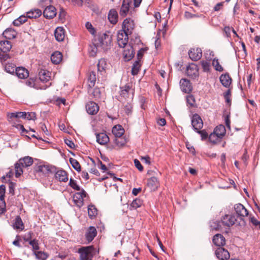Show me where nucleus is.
I'll list each match as a JSON object with an SVG mask.
<instances>
[{"mask_svg": "<svg viewBox=\"0 0 260 260\" xmlns=\"http://www.w3.org/2000/svg\"><path fill=\"white\" fill-rule=\"evenodd\" d=\"M187 103L191 107H194L196 105V101L192 95H188L186 98Z\"/></svg>", "mask_w": 260, "mask_h": 260, "instance_id": "nucleus-53", "label": "nucleus"}, {"mask_svg": "<svg viewBox=\"0 0 260 260\" xmlns=\"http://www.w3.org/2000/svg\"><path fill=\"white\" fill-rule=\"evenodd\" d=\"M92 88L88 89V93L90 98L95 100L99 99L101 94L100 89L99 88Z\"/></svg>", "mask_w": 260, "mask_h": 260, "instance_id": "nucleus-32", "label": "nucleus"}, {"mask_svg": "<svg viewBox=\"0 0 260 260\" xmlns=\"http://www.w3.org/2000/svg\"><path fill=\"white\" fill-rule=\"evenodd\" d=\"M16 66L12 63H8L5 66V70L8 73L14 74L16 69Z\"/></svg>", "mask_w": 260, "mask_h": 260, "instance_id": "nucleus-44", "label": "nucleus"}, {"mask_svg": "<svg viewBox=\"0 0 260 260\" xmlns=\"http://www.w3.org/2000/svg\"><path fill=\"white\" fill-rule=\"evenodd\" d=\"M198 66L194 63H191L187 67L186 73L190 78L194 79L198 76Z\"/></svg>", "mask_w": 260, "mask_h": 260, "instance_id": "nucleus-10", "label": "nucleus"}, {"mask_svg": "<svg viewBox=\"0 0 260 260\" xmlns=\"http://www.w3.org/2000/svg\"><path fill=\"white\" fill-rule=\"evenodd\" d=\"M14 228L15 229L23 230L24 228V224L19 216H16L14 223Z\"/></svg>", "mask_w": 260, "mask_h": 260, "instance_id": "nucleus-38", "label": "nucleus"}, {"mask_svg": "<svg viewBox=\"0 0 260 260\" xmlns=\"http://www.w3.org/2000/svg\"><path fill=\"white\" fill-rule=\"evenodd\" d=\"M135 52L132 46H127L123 52V57L125 61L131 60L134 56Z\"/></svg>", "mask_w": 260, "mask_h": 260, "instance_id": "nucleus-20", "label": "nucleus"}, {"mask_svg": "<svg viewBox=\"0 0 260 260\" xmlns=\"http://www.w3.org/2000/svg\"><path fill=\"white\" fill-rule=\"evenodd\" d=\"M12 48V45L9 41H1L0 42V50L3 52H7Z\"/></svg>", "mask_w": 260, "mask_h": 260, "instance_id": "nucleus-33", "label": "nucleus"}, {"mask_svg": "<svg viewBox=\"0 0 260 260\" xmlns=\"http://www.w3.org/2000/svg\"><path fill=\"white\" fill-rule=\"evenodd\" d=\"M51 74V72L46 70L41 69L39 71L38 76L41 82L39 85L40 89H46L51 85L50 82Z\"/></svg>", "mask_w": 260, "mask_h": 260, "instance_id": "nucleus-3", "label": "nucleus"}, {"mask_svg": "<svg viewBox=\"0 0 260 260\" xmlns=\"http://www.w3.org/2000/svg\"><path fill=\"white\" fill-rule=\"evenodd\" d=\"M118 100L123 102V100H127L128 99H132L134 93V89L129 84L120 87Z\"/></svg>", "mask_w": 260, "mask_h": 260, "instance_id": "nucleus-5", "label": "nucleus"}, {"mask_svg": "<svg viewBox=\"0 0 260 260\" xmlns=\"http://www.w3.org/2000/svg\"><path fill=\"white\" fill-rule=\"evenodd\" d=\"M106 61L104 59L99 60L98 64H97L98 71L102 72L104 71L106 68Z\"/></svg>", "mask_w": 260, "mask_h": 260, "instance_id": "nucleus-49", "label": "nucleus"}, {"mask_svg": "<svg viewBox=\"0 0 260 260\" xmlns=\"http://www.w3.org/2000/svg\"><path fill=\"white\" fill-rule=\"evenodd\" d=\"M92 44L96 47L101 48V50L107 51L112 45V37L106 34H99L94 36Z\"/></svg>", "mask_w": 260, "mask_h": 260, "instance_id": "nucleus-1", "label": "nucleus"}, {"mask_svg": "<svg viewBox=\"0 0 260 260\" xmlns=\"http://www.w3.org/2000/svg\"><path fill=\"white\" fill-rule=\"evenodd\" d=\"M231 91L230 89H228V91L224 93V98L225 100L226 103L230 106L231 105Z\"/></svg>", "mask_w": 260, "mask_h": 260, "instance_id": "nucleus-56", "label": "nucleus"}, {"mask_svg": "<svg viewBox=\"0 0 260 260\" xmlns=\"http://www.w3.org/2000/svg\"><path fill=\"white\" fill-rule=\"evenodd\" d=\"M25 116H26L25 112L9 113L7 114L9 120H10V119H12L13 118H22L23 119H24Z\"/></svg>", "mask_w": 260, "mask_h": 260, "instance_id": "nucleus-37", "label": "nucleus"}, {"mask_svg": "<svg viewBox=\"0 0 260 260\" xmlns=\"http://www.w3.org/2000/svg\"><path fill=\"white\" fill-rule=\"evenodd\" d=\"M6 191V187L4 185L0 186V201L2 202V204H5L4 197Z\"/></svg>", "mask_w": 260, "mask_h": 260, "instance_id": "nucleus-54", "label": "nucleus"}, {"mask_svg": "<svg viewBox=\"0 0 260 260\" xmlns=\"http://www.w3.org/2000/svg\"><path fill=\"white\" fill-rule=\"evenodd\" d=\"M212 66L214 67L215 70L219 71L222 72L223 70L222 66L219 64L218 60L217 59L214 58L212 61Z\"/></svg>", "mask_w": 260, "mask_h": 260, "instance_id": "nucleus-51", "label": "nucleus"}, {"mask_svg": "<svg viewBox=\"0 0 260 260\" xmlns=\"http://www.w3.org/2000/svg\"><path fill=\"white\" fill-rule=\"evenodd\" d=\"M98 50H102L101 48L96 47L95 45L93 44V46H90V54L91 56H94Z\"/></svg>", "mask_w": 260, "mask_h": 260, "instance_id": "nucleus-59", "label": "nucleus"}, {"mask_svg": "<svg viewBox=\"0 0 260 260\" xmlns=\"http://www.w3.org/2000/svg\"><path fill=\"white\" fill-rule=\"evenodd\" d=\"M128 36L127 34L119 31L117 33V43L120 47H125L128 43Z\"/></svg>", "mask_w": 260, "mask_h": 260, "instance_id": "nucleus-9", "label": "nucleus"}, {"mask_svg": "<svg viewBox=\"0 0 260 260\" xmlns=\"http://www.w3.org/2000/svg\"><path fill=\"white\" fill-rule=\"evenodd\" d=\"M235 212L238 216L241 218L247 216L248 215L247 210L241 204H238L235 205Z\"/></svg>", "mask_w": 260, "mask_h": 260, "instance_id": "nucleus-14", "label": "nucleus"}, {"mask_svg": "<svg viewBox=\"0 0 260 260\" xmlns=\"http://www.w3.org/2000/svg\"><path fill=\"white\" fill-rule=\"evenodd\" d=\"M78 252L80 254V260H92L96 250L93 246H88L79 248Z\"/></svg>", "mask_w": 260, "mask_h": 260, "instance_id": "nucleus-4", "label": "nucleus"}, {"mask_svg": "<svg viewBox=\"0 0 260 260\" xmlns=\"http://www.w3.org/2000/svg\"><path fill=\"white\" fill-rule=\"evenodd\" d=\"M236 219L234 215H225L221 219V222L223 225L228 226H230L234 225L235 223Z\"/></svg>", "mask_w": 260, "mask_h": 260, "instance_id": "nucleus-18", "label": "nucleus"}, {"mask_svg": "<svg viewBox=\"0 0 260 260\" xmlns=\"http://www.w3.org/2000/svg\"><path fill=\"white\" fill-rule=\"evenodd\" d=\"M158 184V181L156 177H152L148 179L147 186L151 190H154L157 188Z\"/></svg>", "mask_w": 260, "mask_h": 260, "instance_id": "nucleus-35", "label": "nucleus"}, {"mask_svg": "<svg viewBox=\"0 0 260 260\" xmlns=\"http://www.w3.org/2000/svg\"><path fill=\"white\" fill-rule=\"evenodd\" d=\"M52 0H40L38 3L39 6L42 8L47 7L51 6Z\"/></svg>", "mask_w": 260, "mask_h": 260, "instance_id": "nucleus-52", "label": "nucleus"}, {"mask_svg": "<svg viewBox=\"0 0 260 260\" xmlns=\"http://www.w3.org/2000/svg\"><path fill=\"white\" fill-rule=\"evenodd\" d=\"M34 254L36 258L40 260H46L48 257V255L45 252L41 251H34Z\"/></svg>", "mask_w": 260, "mask_h": 260, "instance_id": "nucleus-47", "label": "nucleus"}, {"mask_svg": "<svg viewBox=\"0 0 260 260\" xmlns=\"http://www.w3.org/2000/svg\"><path fill=\"white\" fill-rule=\"evenodd\" d=\"M70 164L73 168L78 172L81 171V168L79 162L73 158H70L69 159Z\"/></svg>", "mask_w": 260, "mask_h": 260, "instance_id": "nucleus-45", "label": "nucleus"}, {"mask_svg": "<svg viewBox=\"0 0 260 260\" xmlns=\"http://www.w3.org/2000/svg\"><path fill=\"white\" fill-rule=\"evenodd\" d=\"M26 84L29 87H33L35 88L39 89V86L38 87L35 83L34 79H29L26 82Z\"/></svg>", "mask_w": 260, "mask_h": 260, "instance_id": "nucleus-64", "label": "nucleus"}, {"mask_svg": "<svg viewBox=\"0 0 260 260\" xmlns=\"http://www.w3.org/2000/svg\"><path fill=\"white\" fill-rule=\"evenodd\" d=\"M212 241L213 243L219 247L223 246L225 244V238L220 234L214 236Z\"/></svg>", "mask_w": 260, "mask_h": 260, "instance_id": "nucleus-22", "label": "nucleus"}, {"mask_svg": "<svg viewBox=\"0 0 260 260\" xmlns=\"http://www.w3.org/2000/svg\"><path fill=\"white\" fill-rule=\"evenodd\" d=\"M56 15V8L51 5L45 8L43 12V15L46 18H53Z\"/></svg>", "mask_w": 260, "mask_h": 260, "instance_id": "nucleus-15", "label": "nucleus"}, {"mask_svg": "<svg viewBox=\"0 0 260 260\" xmlns=\"http://www.w3.org/2000/svg\"><path fill=\"white\" fill-rule=\"evenodd\" d=\"M219 79L222 85L225 87H229L232 83V79L228 74L221 75Z\"/></svg>", "mask_w": 260, "mask_h": 260, "instance_id": "nucleus-28", "label": "nucleus"}, {"mask_svg": "<svg viewBox=\"0 0 260 260\" xmlns=\"http://www.w3.org/2000/svg\"><path fill=\"white\" fill-rule=\"evenodd\" d=\"M96 235H97V231H96L95 228L94 226H91L88 229V230L85 234V237H86L87 241L88 242H90L93 240V239L96 236Z\"/></svg>", "mask_w": 260, "mask_h": 260, "instance_id": "nucleus-21", "label": "nucleus"}, {"mask_svg": "<svg viewBox=\"0 0 260 260\" xmlns=\"http://www.w3.org/2000/svg\"><path fill=\"white\" fill-rule=\"evenodd\" d=\"M27 14L29 18H37L42 15V11L40 9H37L30 11Z\"/></svg>", "mask_w": 260, "mask_h": 260, "instance_id": "nucleus-40", "label": "nucleus"}, {"mask_svg": "<svg viewBox=\"0 0 260 260\" xmlns=\"http://www.w3.org/2000/svg\"><path fill=\"white\" fill-rule=\"evenodd\" d=\"M214 132L219 139H221L225 134V128L223 125H219L215 128Z\"/></svg>", "mask_w": 260, "mask_h": 260, "instance_id": "nucleus-36", "label": "nucleus"}, {"mask_svg": "<svg viewBox=\"0 0 260 260\" xmlns=\"http://www.w3.org/2000/svg\"><path fill=\"white\" fill-rule=\"evenodd\" d=\"M219 137H217V135L214 133L213 132V133H211L209 136V141L213 144H216L217 142L219 140Z\"/></svg>", "mask_w": 260, "mask_h": 260, "instance_id": "nucleus-55", "label": "nucleus"}, {"mask_svg": "<svg viewBox=\"0 0 260 260\" xmlns=\"http://www.w3.org/2000/svg\"><path fill=\"white\" fill-rule=\"evenodd\" d=\"M143 204V201L137 198L133 200L132 203L129 206V209L131 210L136 209L140 207Z\"/></svg>", "mask_w": 260, "mask_h": 260, "instance_id": "nucleus-41", "label": "nucleus"}, {"mask_svg": "<svg viewBox=\"0 0 260 260\" xmlns=\"http://www.w3.org/2000/svg\"><path fill=\"white\" fill-rule=\"evenodd\" d=\"M62 55L61 52L59 51L54 52L51 56V61L54 64H58L62 60Z\"/></svg>", "mask_w": 260, "mask_h": 260, "instance_id": "nucleus-34", "label": "nucleus"}, {"mask_svg": "<svg viewBox=\"0 0 260 260\" xmlns=\"http://www.w3.org/2000/svg\"><path fill=\"white\" fill-rule=\"evenodd\" d=\"M26 241H29V244L32 246L33 252L39 250L40 247L39 246V244L38 242V240L36 239H33L31 240H28V239L25 240Z\"/></svg>", "mask_w": 260, "mask_h": 260, "instance_id": "nucleus-48", "label": "nucleus"}, {"mask_svg": "<svg viewBox=\"0 0 260 260\" xmlns=\"http://www.w3.org/2000/svg\"><path fill=\"white\" fill-rule=\"evenodd\" d=\"M114 142L117 147H122L125 145L127 141L125 137L122 136L121 137L115 138Z\"/></svg>", "mask_w": 260, "mask_h": 260, "instance_id": "nucleus-43", "label": "nucleus"}, {"mask_svg": "<svg viewBox=\"0 0 260 260\" xmlns=\"http://www.w3.org/2000/svg\"><path fill=\"white\" fill-rule=\"evenodd\" d=\"M86 27L91 34L94 35L95 33V30L90 23L87 22L86 23Z\"/></svg>", "mask_w": 260, "mask_h": 260, "instance_id": "nucleus-62", "label": "nucleus"}, {"mask_svg": "<svg viewBox=\"0 0 260 260\" xmlns=\"http://www.w3.org/2000/svg\"><path fill=\"white\" fill-rule=\"evenodd\" d=\"M132 3L131 0H123L121 7L119 12L120 15L125 17L129 10V6Z\"/></svg>", "mask_w": 260, "mask_h": 260, "instance_id": "nucleus-19", "label": "nucleus"}, {"mask_svg": "<svg viewBox=\"0 0 260 260\" xmlns=\"http://www.w3.org/2000/svg\"><path fill=\"white\" fill-rule=\"evenodd\" d=\"M69 185L75 190H80V186L77 184L76 181L72 178L70 179Z\"/></svg>", "mask_w": 260, "mask_h": 260, "instance_id": "nucleus-57", "label": "nucleus"}, {"mask_svg": "<svg viewBox=\"0 0 260 260\" xmlns=\"http://www.w3.org/2000/svg\"><path fill=\"white\" fill-rule=\"evenodd\" d=\"M191 124L195 131L201 129L203 127V121L200 116L197 114L193 115L191 120Z\"/></svg>", "mask_w": 260, "mask_h": 260, "instance_id": "nucleus-11", "label": "nucleus"}, {"mask_svg": "<svg viewBox=\"0 0 260 260\" xmlns=\"http://www.w3.org/2000/svg\"><path fill=\"white\" fill-rule=\"evenodd\" d=\"M108 18L111 23L113 24H116L118 19V15L117 11L115 9L110 10Z\"/></svg>", "mask_w": 260, "mask_h": 260, "instance_id": "nucleus-27", "label": "nucleus"}, {"mask_svg": "<svg viewBox=\"0 0 260 260\" xmlns=\"http://www.w3.org/2000/svg\"><path fill=\"white\" fill-rule=\"evenodd\" d=\"M96 141L101 145H105L109 141V138L105 133L96 134Z\"/></svg>", "mask_w": 260, "mask_h": 260, "instance_id": "nucleus-25", "label": "nucleus"}, {"mask_svg": "<svg viewBox=\"0 0 260 260\" xmlns=\"http://www.w3.org/2000/svg\"><path fill=\"white\" fill-rule=\"evenodd\" d=\"M88 214L90 218L93 219L98 215V210L93 205H90L88 207Z\"/></svg>", "mask_w": 260, "mask_h": 260, "instance_id": "nucleus-39", "label": "nucleus"}, {"mask_svg": "<svg viewBox=\"0 0 260 260\" xmlns=\"http://www.w3.org/2000/svg\"><path fill=\"white\" fill-rule=\"evenodd\" d=\"M112 132L115 138L122 137L124 133V129L120 125H116L113 128Z\"/></svg>", "mask_w": 260, "mask_h": 260, "instance_id": "nucleus-30", "label": "nucleus"}, {"mask_svg": "<svg viewBox=\"0 0 260 260\" xmlns=\"http://www.w3.org/2000/svg\"><path fill=\"white\" fill-rule=\"evenodd\" d=\"M201 64L203 68V71L208 72L210 70V63L206 60H202Z\"/></svg>", "mask_w": 260, "mask_h": 260, "instance_id": "nucleus-50", "label": "nucleus"}, {"mask_svg": "<svg viewBox=\"0 0 260 260\" xmlns=\"http://www.w3.org/2000/svg\"><path fill=\"white\" fill-rule=\"evenodd\" d=\"M87 113L90 115L96 114L99 110V107L97 104L93 102H90L86 105Z\"/></svg>", "mask_w": 260, "mask_h": 260, "instance_id": "nucleus-17", "label": "nucleus"}, {"mask_svg": "<svg viewBox=\"0 0 260 260\" xmlns=\"http://www.w3.org/2000/svg\"><path fill=\"white\" fill-rule=\"evenodd\" d=\"M3 35L6 39L11 40L16 38L17 32L14 29L8 28L3 32Z\"/></svg>", "mask_w": 260, "mask_h": 260, "instance_id": "nucleus-29", "label": "nucleus"}, {"mask_svg": "<svg viewBox=\"0 0 260 260\" xmlns=\"http://www.w3.org/2000/svg\"><path fill=\"white\" fill-rule=\"evenodd\" d=\"M196 132L198 134L201 135L202 140H204L208 138V133L205 129H203L202 131L199 129V130L197 131Z\"/></svg>", "mask_w": 260, "mask_h": 260, "instance_id": "nucleus-61", "label": "nucleus"}, {"mask_svg": "<svg viewBox=\"0 0 260 260\" xmlns=\"http://www.w3.org/2000/svg\"><path fill=\"white\" fill-rule=\"evenodd\" d=\"M96 76L95 72L90 71L88 76V86L89 88H92L95 83Z\"/></svg>", "mask_w": 260, "mask_h": 260, "instance_id": "nucleus-31", "label": "nucleus"}, {"mask_svg": "<svg viewBox=\"0 0 260 260\" xmlns=\"http://www.w3.org/2000/svg\"><path fill=\"white\" fill-rule=\"evenodd\" d=\"M217 257L221 260H227L230 258L229 251L222 247H218L215 251Z\"/></svg>", "mask_w": 260, "mask_h": 260, "instance_id": "nucleus-12", "label": "nucleus"}, {"mask_svg": "<svg viewBox=\"0 0 260 260\" xmlns=\"http://www.w3.org/2000/svg\"><path fill=\"white\" fill-rule=\"evenodd\" d=\"M56 40L58 42L63 41L65 37V30L62 27H57L54 31Z\"/></svg>", "mask_w": 260, "mask_h": 260, "instance_id": "nucleus-24", "label": "nucleus"}, {"mask_svg": "<svg viewBox=\"0 0 260 260\" xmlns=\"http://www.w3.org/2000/svg\"><path fill=\"white\" fill-rule=\"evenodd\" d=\"M140 68V60H136L133 64L132 69V74L136 75L138 74Z\"/></svg>", "mask_w": 260, "mask_h": 260, "instance_id": "nucleus-46", "label": "nucleus"}, {"mask_svg": "<svg viewBox=\"0 0 260 260\" xmlns=\"http://www.w3.org/2000/svg\"><path fill=\"white\" fill-rule=\"evenodd\" d=\"M55 177L59 181L66 182L68 180L67 173L62 170L55 172Z\"/></svg>", "mask_w": 260, "mask_h": 260, "instance_id": "nucleus-26", "label": "nucleus"}, {"mask_svg": "<svg viewBox=\"0 0 260 260\" xmlns=\"http://www.w3.org/2000/svg\"><path fill=\"white\" fill-rule=\"evenodd\" d=\"M135 27L134 21L131 18H126L124 20L122 25V30L123 32L131 35Z\"/></svg>", "mask_w": 260, "mask_h": 260, "instance_id": "nucleus-6", "label": "nucleus"}, {"mask_svg": "<svg viewBox=\"0 0 260 260\" xmlns=\"http://www.w3.org/2000/svg\"><path fill=\"white\" fill-rule=\"evenodd\" d=\"M87 193L86 191L82 189L81 192H76L73 196V201L75 204L81 208L83 205V199L86 197Z\"/></svg>", "mask_w": 260, "mask_h": 260, "instance_id": "nucleus-8", "label": "nucleus"}, {"mask_svg": "<svg viewBox=\"0 0 260 260\" xmlns=\"http://www.w3.org/2000/svg\"><path fill=\"white\" fill-rule=\"evenodd\" d=\"M56 171V168L52 166L48 165H39L36 168V172L40 176L41 175H47L50 173H53Z\"/></svg>", "mask_w": 260, "mask_h": 260, "instance_id": "nucleus-7", "label": "nucleus"}, {"mask_svg": "<svg viewBox=\"0 0 260 260\" xmlns=\"http://www.w3.org/2000/svg\"><path fill=\"white\" fill-rule=\"evenodd\" d=\"M27 15L26 16L24 15H21L17 19H15L13 22V24L15 26H20L21 24L25 22L27 20Z\"/></svg>", "mask_w": 260, "mask_h": 260, "instance_id": "nucleus-42", "label": "nucleus"}, {"mask_svg": "<svg viewBox=\"0 0 260 260\" xmlns=\"http://www.w3.org/2000/svg\"><path fill=\"white\" fill-rule=\"evenodd\" d=\"M188 55L191 60L194 61L198 60L202 56V50L199 48H191L188 52Z\"/></svg>", "mask_w": 260, "mask_h": 260, "instance_id": "nucleus-13", "label": "nucleus"}, {"mask_svg": "<svg viewBox=\"0 0 260 260\" xmlns=\"http://www.w3.org/2000/svg\"><path fill=\"white\" fill-rule=\"evenodd\" d=\"M5 53V52H3V53H0V60L2 62L5 61L8 59L11 58L10 54Z\"/></svg>", "mask_w": 260, "mask_h": 260, "instance_id": "nucleus-60", "label": "nucleus"}, {"mask_svg": "<svg viewBox=\"0 0 260 260\" xmlns=\"http://www.w3.org/2000/svg\"><path fill=\"white\" fill-rule=\"evenodd\" d=\"M24 119L35 120L36 119V113L35 112H26V116H25Z\"/></svg>", "mask_w": 260, "mask_h": 260, "instance_id": "nucleus-63", "label": "nucleus"}, {"mask_svg": "<svg viewBox=\"0 0 260 260\" xmlns=\"http://www.w3.org/2000/svg\"><path fill=\"white\" fill-rule=\"evenodd\" d=\"M33 164V159L31 157L25 156L21 158L16 162L15 166V177L18 178L23 174V168L31 166Z\"/></svg>", "mask_w": 260, "mask_h": 260, "instance_id": "nucleus-2", "label": "nucleus"}, {"mask_svg": "<svg viewBox=\"0 0 260 260\" xmlns=\"http://www.w3.org/2000/svg\"><path fill=\"white\" fill-rule=\"evenodd\" d=\"M181 90L185 93H189L192 91V87L190 81L185 79H182L180 81Z\"/></svg>", "mask_w": 260, "mask_h": 260, "instance_id": "nucleus-16", "label": "nucleus"}, {"mask_svg": "<svg viewBox=\"0 0 260 260\" xmlns=\"http://www.w3.org/2000/svg\"><path fill=\"white\" fill-rule=\"evenodd\" d=\"M16 184L13 182H10L9 183V191L12 196L15 194V188Z\"/></svg>", "mask_w": 260, "mask_h": 260, "instance_id": "nucleus-58", "label": "nucleus"}, {"mask_svg": "<svg viewBox=\"0 0 260 260\" xmlns=\"http://www.w3.org/2000/svg\"><path fill=\"white\" fill-rule=\"evenodd\" d=\"M15 73L20 79H25L29 76L28 70L23 67L17 68L15 70Z\"/></svg>", "mask_w": 260, "mask_h": 260, "instance_id": "nucleus-23", "label": "nucleus"}]
</instances>
